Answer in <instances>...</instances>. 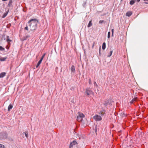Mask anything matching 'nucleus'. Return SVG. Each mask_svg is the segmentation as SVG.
Segmentation results:
<instances>
[{"mask_svg":"<svg viewBox=\"0 0 148 148\" xmlns=\"http://www.w3.org/2000/svg\"><path fill=\"white\" fill-rule=\"evenodd\" d=\"M13 108V105L10 104L8 107V110L10 111Z\"/></svg>","mask_w":148,"mask_h":148,"instance_id":"obj_10","label":"nucleus"},{"mask_svg":"<svg viewBox=\"0 0 148 148\" xmlns=\"http://www.w3.org/2000/svg\"><path fill=\"white\" fill-rule=\"evenodd\" d=\"M0 148H5V147L4 145L0 144Z\"/></svg>","mask_w":148,"mask_h":148,"instance_id":"obj_19","label":"nucleus"},{"mask_svg":"<svg viewBox=\"0 0 148 148\" xmlns=\"http://www.w3.org/2000/svg\"><path fill=\"white\" fill-rule=\"evenodd\" d=\"M140 0H136V1L138 2L140 1Z\"/></svg>","mask_w":148,"mask_h":148,"instance_id":"obj_37","label":"nucleus"},{"mask_svg":"<svg viewBox=\"0 0 148 148\" xmlns=\"http://www.w3.org/2000/svg\"><path fill=\"white\" fill-rule=\"evenodd\" d=\"M138 98L137 97L134 98L132 100L134 101H136L137 100Z\"/></svg>","mask_w":148,"mask_h":148,"instance_id":"obj_26","label":"nucleus"},{"mask_svg":"<svg viewBox=\"0 0 148 148\" xmlns=\"http://www.w3.org/2000/svg\"><path fill=\"white\" fill-rule=\"evenodd\" d=\"M29 36H26V38L25 39V40H26L27 38H28Z\"/></svg>","mask_w":148,"mask_h":148,"instance_id":"obj_36","label":"nucleus"},{"mask_svg":"<svg viewBox=\"0 0 148 148\" xmlns=\"http://www.w3.org/2000/svg\"><path fill=\"white\" fill-rule=\"evenodd\" d=\"M104 22V21L103 20H100L99 21V23H103Z\"/></svg>","mask_w":148,"mask_h":148,"instance_id":"obj_29","label":"nucleus"},{"mask_svg":"<svg viewBox=\"0 0 148 148\" xmlns=\"http://www.w3.org/2000/svg\"><path fill=\"white\" fill-rule=\"evenodd\" d=\"M110 32H108V38H109L110 37Z\"/></svg>","mask_w":148,"mask_h":148,"instance_id":"obj_24","label":"nucleus"},{"mask_svg":"<svg viewBox=\"0 0 148 148\" xmlns=\"http://www.w3.org/2000/svg\"><path fill=\"white\" fill-rule=\"evenodd\" d=\"M85 93L88 96L90 95H93L94 94V92L92 90L89 89H86V90Z\"/></svg>","mask_w":148,"mask_h":148,"instance_id":"obj_4","label":"nucleus"},{"mask_svg":"<svg viewBox=\"0 0 148 148\" xmlns=\"http://www.w3.org/2000/svg\"><path fill=\"white\" fill-rule=\"evenodd\" d=\"M132 14V12L131 11H128L126 14V15L127 16H130Z\"/></svg>","mask_w":148,"mask_h":148,"instance_id":"obj_6","label":"nucleus"},{"mask_svg":"<svg viewBox=\"0 0 148 148\" xmlns=\"http://www.w3.org/2000/svg\"><path fill=\"white\" fill-rule=\"evenodd\" d=\"M9 9L8 10L5 12L3 14V15L2 16V18H4L7 15L9 11Z\"/></svg>","mask_w":148,"mask_h":148,"instance_id":"obj_8","label":"nucleus"},{"mask_svg":"<svg viewBox=\"0 0 148 148\" xmlns=\"http://www.w3.org/2000/svg\"><path fill=\"white\" fill-rule=\"evenodd\" d=\"M106 47V43L104 42L103 43L102 45V49L103 50H104L105 49Z\"/></svg>","mask_w":148,"mask_h":148,"instance_id":"obj_15","label":"nucleus"},{"mask_svg":"<svg viewBox=\"0 0 148 148\" xmlns=\"http://www.w3.org/2000/svg\"><path fill=\"white\" fill-rule=\"evenodd\" d=\"M7 59V57H2L0 56V61H4L5 60Z\"/></svg>","mask_w":148,"mask_h":148,"instance_id":"obj_11","label":"nucleus"},{"mask_svg":"<svg viewBox=\"0 0 148 148\" xmlns=\"http://www.w3.org/2000/svg\"><path fill=\"white\" fill-rule=\"evenodd\" d=\"M94 85H95V86H97V84L96 82H94Z\"/></svg>","mask_w":148,"mask_h":148,"instance_id":"obj_33","label":"nucleus"},{"mask_svg":"<svg viewBox=\"0 0 148 148\" xmlns=\"http://www.w3.org/2000/svg\"><path fill=\"white\" fill-rule=\"evenodd\" d=\"M25 32H26V31H28V28H25Z\"/></svg>","mask_w":148,"mask_h":148,"instance_id":"obj_35","label":"nucleus"},{"mask_svg":"<svg viewBox=\"0 0 148 148\" xmlns=\"http://www.w3.org/2000/svg\"><path fill=\"white\" fill-rule=\"evenodd\" d=\"M144 1H148V0H143Z\"/></svg>","mask_w":148,"mask_h":148,"instance_id":"obj_38","label":"nucleus"},{"mask_svg":"<svg viewBox=\"0 0 148 148\" xmlns=\"http://www.w3.org/2000/svg\"><path fill=\"white\" fill-rule=\"evenodd\" d=\"M45 53L42 56L40 59V60H41L42 61L44 57H45Z\"/></svg>","mask_w":148,"mask_h":148,"instance_id":"obj_23","label":"nucleus"},{"mask_svg":"<svg viewBox=\"0 0 148 148\" xmlns=\"http://www.w3.org/2000/svg\"><path fill=\"white\" fill-rule=\"evenodd\" d=\"M108 102L107 101H105L104 102V104L105 106H107L108 104Z\"/></svg>","mask_w":148,"mask_h":148,"instance_id":"obj_25","label":"nucleus"},{"mask_svg":"<svg viewBox=\"0 0 148 148\" xmlns=\"http://www.w3.org/2000/svg\"><path fill=\"white\" fill-rule=\"evenodd\" d=\"M92 21H90L87 27H91L92 25Z\"/></svg>","mask_w":148,"mask_h":148,"instance_id":"obj_14","label":"nucleus"},{"mask_svg":"<svg viewBox=\"0 0 148 148\" xmlns=\"http://www.w3.org/2000/svg\"><path fill=\"white\" fill-rule=\"evenodd\" d=\"M112 52H113V51H110V54L109 55H108L107 56V57H110L112 55Z\"/></svg>","mask_w":148,"mask_h":148,"instance_id":"obj_21","label":"nucleus"},{"mask_svg":"<svg viewBox=\"0 0 148 148\" xmlns=\"http://www.w3.org/2000/svg\"><path fill=\"white\" fill-rule=\"evenodd\" d=\"M111 31L112 32V36H113L114 32V29H112Z\"/></svg>","mask_w":148,"mask_h":148,"instance_id":"obj_31","label":"nucleus"},{"mask_svg":"<svg viewBox=\"0 0 148 148\" xmlns=\"http://www.w3.org/2000/svg\"><path fill=\"white\" fill-rule=\"evenodd\" d=\"M86 1H84V3L82 4V6L84 8H85V5H86Z\"/></svg>","mask_w":148,"mask_h":148,"instance_id":"obj_22","label":"nucleus"},{"mask_svg":"<svg viewBox=\"0 0 148 148\" xmlns=\"http://www.w3.org/2000/svg\"><path fill=\"white\" fill-rule=\"evenodd\" d=\"M99 114H100V115L101 116H103L104 114V112H101V113H99Z\"/></svg>","mask_w":148,"mask_h":148,"instance_id":"obj_27","label":"nucleus"},{"mask_svg":"<svg viewBox=\"0 0 148 148\" xmlns=\"http://www.w3.org/2000/svg\"><path fill=\"white\" fill-rule=\"evenodd\" d=\"M123 0H121V1L122 2Z\"/></svg>","mask_w":148,"mask_h":148,"instance_id":"obj_42","label":"nucleus"},{"mask_svg":"<svg viewBox=\"0 0 148 148\" xmlns=\"http://www.w3.org/2000/svg\"><path fill=\"white\" fill-rule=\"evenodd\" d=\"M3 1H7V0H2Z\"/></svg>","mask_w":148,"mask_h":148,"instance_id":"obj_39","label":"nucleus"},{"mask_svg":"<svg viewBox=\"0 0 148 148\" xmlns=\"http://www.w3.org/2000/svg\"><path fill=\"white\" fill-rule=\"evenodd\" d=\"M94 119L97 121H101L102 118L101 117V116L98 115L97 114L93 116Z\"/></svg>","mask_w":148,"mask_h":148,"instance_id":"obj_5","label":"nucleus"},{"mask_svg":"<svg viewBox=\"0 0 148 148\" xmlns=\"http://www.w3.org/2000/svg\"><path fill=\"white\" fill-rule=\"evenodd\" d=\"M6 40L8 42V43L9 42H11L12 40L10 39L9 38V36H7V38H6Z\"/></svg>","mask_w":148,"mask_h":148,"instance_id":"obj_17","label":"nucleus"},{"mask_svg":"<svg viewBox=\"0 0 148 148\" xmlns=\"http://www.w3.org/2000/svg\"><path fill=\"white\" fill-rule=\"evenodd\" d=\"M5 50V49L2 46H0V51H3Z\"/></svg>","mask_w":148,"mask_h":148,"instance_id":"obj_20","label":"nucleus"},{"mask_svg":"<svg viewBox=\"0 0 148 148\" xmlns=\"http://www.w3.org/2000/svg\"><path fill=\"white\" fill-rule=\"evenodd\" d=\"M42 62V61H41L40 60L38 61V62L37 64V65L36 66V68H38L39 66L40 65L41 63Z\"/></svg>","mask_w":148,"mask_h":148,"instance_id":"obj_13","label":"nucleus"},{"mask_svg":"<svg viewBox=\"0 0 148 148\" xmlns=\"http://www.w3.org/2000/svg\"><path fill=\"white\" fill-rule=\"evenodd\" d=\"M9 27H10V26L8 27L7 26H6V27L7 28H9Z\"/></svg>","mask_w":148,"mask_h":148,"instance_id":"obj_40","label":"nucleus"},{"mask_svg":"<svg viewBox=\"0 0 148 148\" xmlns=\"http://www.w3.org/2000/svg\"><path fill=\"white\" fill-rule=\"evenodd\" d=\"M145 3H146V4H147V3H147V2H145Z\"/></svg>","mask_w":148,"mask_h":148,"instance_id":"obj_41","label":"nucleus"},{"mask_svg":"<svg viewBox=\"0 0 148 148\" xmlns=\"http://www.w3.org/2000/svg\"><path fill=\"white\" fill-rule=\"evenodd\" d=\"M89 84L90 85L92 84V82L91 79H89Z\"/></svg>","mask_w":148,"mask_h":148,"instance_id":"obj_28","label":"nucleus"},{"mask_svg":"<svg viewBox=\"0 0 148 148\" xmlns=\"http://www.w3.org/2000/svg\"><path fill=\"white\" fill-rule=\"evenodd\" d=\"M4 134H5V137L4 136H3L2 137L3 138H5V137H7V133H4Z\"/></svg>","mask_w":148,"mask_h":148,"instance_id":"obj_32","label":"nucleus"},{"mask_svg":"<svg viewBox=\"0 0 148 148\" xmlns=\"http://www.w3.org/2000/svg\"><path fill=\"white\" fill-rule=\"evenodd\" d=\"M95 42H93V44H92V48H94V46H95Z\"/></svg>","mask_w":148,"mask_h":148,"instance_id":"obj_30","label":"nucleus"},{"mask_svg":"<svg viewBox=\"0 0 148 148\" xmlns=\"http://www.w3.org/2000/svg\"><path fill=\"white\" fill-rule=\"evenodd\" d=\"M99 53L100 54V51H99Z\"/></svg>","mask_w":148,"mask_h":148,"instance_id":"obj_43","label":"nucleus"},{"mask_svg":"<svg viewBox=\"0 0 148 148\" xmlns=\"http://www.w3.org/2000/svg\"><path fill=\"white\" fill-rule=\"evenodd\" d=\"M26 138H28V132H24Z\"/></svg>","mask_w":148,"mask_h":148,"instance_id":"obj_18","label":"nucleus"},{"mask_svg":"<svg viewBox=\"0 0 148 148\" xmlns=\"http://www.w3.org/2000/svg\"><path fill=\"white\" fill-rule=\"evenodd\" d=\"M12 0H10L9 3L8 4V6L10 7L11 6V5L12 4Z\"/></svg>","mask_w":148,"mask_h":148,"instance_id":"obj_16","label":"nucleus"},{"mask_svg":"<svg viewBox=\"0 0 148 148\" xmlns=\"http://www.w3.org/2000/svg\"><path fill=\"white\" fill-rule=\"evenodd\" d=\"M38 21L36 18L31 19L27 23V26L25 28H28L27 26L30 27H38V25L39 24Z\"/></svg>","mask_w":148,"mask_h":148,"instance_id":"obj_1","label":"nucleus"},{"mask_svg":"<svg viewBox=\"0 0 148 148\" xmlns=\"http://www.w3.org/2000/svg\"><path fill=\"white\" fill-rule=\"evenodd\" d=\"M85 115L82 113L79 112L78 113V115L77 117V120L79 122H81L84 118Z\"/></svg>","mask_w":148,"mask_h":148,"instance_id":"obj_2","label":"nucleus"},{"mask_svg":"<svg viewBox=\"0 0 148 148\" xmlns=\"http://www.w3.org/2000/svg\"><path fill=\"white\" fill-rule=\"evenodd\" d=\"M71 71L73 73L75 72V68L74 65L71 66Z\"/></svg>","mask_w":148,"mask_h":148,"instance_id":"obj_7","label":"nucleus"},{"mask_svg":"<svg viewBox=\"0 0 148 148\" xmlns=\"http://www.w3.org/2000/svg\"><path fill=\"white\" fill-rule=\"evenodd\" d=\"M6 75V73L5 72H2L0 74V78H3Z\"/></svg>","mask_w":148,"mask_h":148,"instance_id":"obj_9","label":"nucleus"},{"mask_svg":"<svg viewBox=\"0 0 148 148\" xmlns=\"http://www.w3.org/2000/svg\"><path fill=\"white\" fill-rule=\"evenodd\" d=\"M134 102V101H133V100H132L130 101V103L132 104V103H133Z\"/></svg>","mask_w":148,"mask_h":148,"instance_id":"obj_34","label":"nucleus"},{"mask_svg":"<svg viewBox=\"0 0 148 148\" xmlns=\"http://www.w3.org/2000/svg\"><path fill=\"white\" fill-rule=\"evenodd\" d=\"M77 143L75 140H74L70 143L69 146V148H73L75 147H77Z\"/></svg>","mask_w":148,"mask_h":148,"instance_id":"obj_3","label":"nucleus"},{"mask_svg":"<svg viewBox=\"0 0 148 148\" xmlns=\"http://www.w3.org/2000/svg\"><path fill=\"white\" fill-rule=\"evenodd\" d=\"M135 1L136 0H131L130 2V5H132L135 3Z\"/></svg>","mask_w":148,"mask_h":148,"instance_id":"obj_12","label":"nucleus"}]
</instances>
